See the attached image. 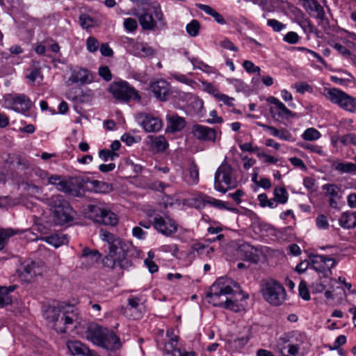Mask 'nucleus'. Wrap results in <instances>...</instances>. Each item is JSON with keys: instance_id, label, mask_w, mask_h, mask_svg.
Masks as SVG:
<instances>
[{"instance_id": "f257e3e1", "label": "nucleus", "mask_w": 356, "mask_h": 356, "mask_svg": "<svg viewBox=\"0 0 356 356\" xmlns=\"http://www.w3.org/2000/svg\"><path fill=\"white\" fill-rule=\"evenodd\" d=\"M234 288L239 289L236 282L230 279L221 277L212 284L207 297L209 298V302L213 306L223 307L235 312L243 311L247 306L246 300L249 298L248 294L243 295L240 302L226 298L227 295L234 292Z\"/></svg>"}, {"instance_id": "f03ea898", "label": "nucleus", "mask_w": 356, "mask_h": 356, "mask_svg": "<svg viewBox=\"0 0 356 356\" xmlns=\"http://www.w3.org/2000/svg\"><path fill=\"white\" fill-rule=\"evenodd\" d=\"M43 315L53 323V328L58 333L72 331L81 323L77 309L72 305H49L45 309Z\"/></svg>"}, {"instance_id": "7ed1b4c3", "label": "nucleus", "mask_w": 356, "mask_h": 356, "mask_svg": "<svg viewBox=\"0 0 356 356\" xmlns=\"http://www.w3.org/2000/svg\"><path fill=\"white\" fill-rule=\"evenodd\" d=\"M55 225L68 226L74 220L76 211L64 197L60 194L53 195L44 200Z\"/></svg>"}, {"instance_id": "20e7f679", "label": "nucleus", "mask_w": 356, "mask_h": 356, "mask_svg": "<svg viewBox=\"0 0 356 356\" xmlns=\"http://www.w3.org/2000/svg\"><path fill=\"white\" fill-rule=\"evenodd\" d=\"M131 13L138 18L140 25L144 31H153L166 26L164 15L160 8H155L153 11L143 9L142 12L134 9Z\"/></svg>"}, {"instance_id": "39448f33", "label": "nucleus", "mask_w": 356, "mask_h": 356, "mask_svg": "<svg viewBox=\"0 0 356 356\" xmlns=\"http://www.w3.org/2000/svg\"><path fill=\"white\" fill-rule=\"evenodd\" d=\"M237 185L238 181L233 168L226 162L222 163L215 173L214 188L218 192L225 193L228 190L235 188Z\"/></svg>"}, {"instance_id": "423d86ee", "label": "nucleus", "mask_w": 356, "mask_h": 356, "mask_svg": "<svg viewBox=\"0 0 356 356\" xmlns=\"http://www.w3.org/2000/svg\"><path fill=\"white\" fill-rule=\"evenodd\" d=\"M88 211L89 218L92 219L97 223L108 227L107 228L102 227L100 229V236L103 241L107 242L108 250L110 252H111V242L110 241V227L111 225V216L108 215L106 211L95 205H90L88 207Z\"/></svg>"}, {"instance_id": "0eeeda50", "label": "nucleus", "mask_w": 356, "mask_h": 356, "mask_svg": "<svg viewBox=\"0 0 356 356\" xmlns=\"http://www.w3.org/2000/svg\"><path fill=\"white\" fill-rule=\"evenodd\" d=\"M86 338L93 344L104 349H108L111 345V333L109 329L96 323L88 325Z\"/></svg>"}, {"instance_id": "6e6552de", "label": "nucleus", "mask_w": 356, "mask_h": 356, "mask_svg": "<svg viewBox=\"0 0 356 356\" xmlns=\"http://www.w3.org/2000/svg\"><path fill=\"white\" fill-rule=\"evenodd\" d=\"M323 96L333 104H337L340 108L350 113L356 110V98L345 92L336 88H324Z\"/></svg>"}, {"instance_id": "1a4fd4ad", "label": "nucleus", "mask_w": 356, "mask_h": 356, "mask_svg": "<svg viewBox=\"0 0 356 356\" xmlns=\"http://www.w3.org/2000/svg\"><path fill=\"white\" fill-rule=\"evenodd\" d=\"M261 292L264 300L273 306L281 305L286 298L284 286L273 280H268L265 283Z\"/></svg>"}, {"instance_id": "9d476101", "label": "nucleus", "mask_w": 356, "mask_h": 356, "mask_svg": "<svg viewBox=\"0 0 356 356\" xmlns=\"http://www.w3.org/2000/svg\"><path fill=\"white\" fill-rule=\"evenodd\" d=\"M129 246L120 238H113V268L119 266L126 269L131 266L127 258Z\"/></svg>"}, {"instance_id": "9b49d317", "label": "nucleus", "mask_w": 356, "mask_h": 356, "mask_svg": "<svg viewBox=\"0 0 356 356\" xmlns=\"http://www.w3.org/2000/svg\"><path fill=\"white\" fill-rule=\"evenodd\" d=\"M3 104L6 108L24 113L31 108L33 103L24 94H6L3 96Z\"/></svg>"}, {"instance_id": "f8f14e48", "label": "nucleus", "mask_w": 356, "mask_h": 356, "mask_svg": "<svg viewBox=\"0 0 356 356\" xmlns=\"http://www.w3.org/2000/svg\"><path fill=\"white\" fill-rule=\"evenodd\" d=\"M113 96L117 100L122 102H127L131 99L140 102L141 99L138 92L134 88L129 86L126 81L113 83Z\"/></svg>"}, {"instance_id": "ddd939ff", "label": "nucleus", "mask_w": 356, "mask_h": 356, "mask_svg": "<svg viewBox=\"0 0 356 356\" xmlns=\"http://www.w3.org/2000/svg\"><path fill=\"white\" fill-rule=\"evenodd\" d=\"M310 265L316 272L327 277L332 273L331 269L335 266L337 262L334 258L325 255H312L309 257Z\"/></svg>"}, {"instance_id": "4468645a", "label": "nucleus", "mask_w": 356, "mask_h": 356, "mask_svg": "<svg viewBox=\"0 0 356 356\" xmlns=\"http://www.w3.org/2000/svg\"><path fill=\"white\" fill-rule=\"evenodd\" d=\"M266 102L271 104L269 108V112L274 120L280 121L282 119L295 117V113L288 109L277 98L270 96L266 99Z\"/></svg>"}, {"instance_id": "2eb2a0df", "label": "nucleus", "mask_w": 356, "mask_h": 356, "mask_svg": "<svg viewBox=\"0 0 356 356\" xmlns=\"http://www.w3.org/2000/svg\"><path fill=\"white\" fill-rule=\"evenodd\" d=\"M191 132L197 140L213 143H215L221 135L220 129L198 124L193 126Z\"/></svg>"}, {"instance_id": "dca6fc26", "label": "nucleus", "mask_w": 356, "mask_h": 356, "mask_svg": "<svg viewBox=\"0 0 356 356\" xmlns=\"http://www.w3.org/2000/svg\"><path fill=\"white\" fill-rule=\"evenodd\" d=\"M153 226L159 233L166 236L175 234L178 229L177 223L168 216H156L154 218Z\"/></svg>"}, {"instance_id": "f3484780", "label": "nucleus", "mask_w": 356, "mask_h": 356, "mask_svg": "<svg viewBox=\"0 0 356 356\" xmlns=\"http://www.w3.org/2000/svg\"><path fill=\"white\" fill-rule=\"evenodd\" d=\"M127 305L124 309V314L129 318L137 320L142 318L145 307L140 303V299L136 296H131L127 300Z\"/></svg>"}, {"instance_id": "a211bd4d", "label": "nucleus", "mask_w": 356, "mask_h": 356, "mask_svg": "<svg viewBox=\"0 0 356 356\" xmlns=\"http://www.w3.org/2000/svg\"><path fill=\"white\" fill-rule=\"evenodd\" d=\"M137 120L146 132L159 131L163 127L161 119L148 113H139Z\"/></svg>"}, {"instance_id": "6ab92c4d", "label": "nucleus", "mask_w": 356, "mask_h": 356, "mask_svg": "<svg viewBox=\"0 0 356 356\" xmlns=\"http://www.w3.org/2000/svg\"><path fill=\"white\" fill-rule=\"evenodd\" d=\"M127 48L131 54L138 56L149 57L154 54L153 48L147 43L135 42L132 39H128Z\"/></svg>"}, {"instance_id": "aec40b11", "label": "nucleus", "mask_w": 356, "mask_h": 356, "mask_svg": "<svg viewBox=\"0 0 356 356\" xmlns=\"http://www.w3.org/2000/svg\"><path fill=\"white\" fill-rule=\"evenodd\" d=\"M150 90L154 96L161 101H165L170 92V85L164 79H159L151 83Z\"/></svg>"}, {"instance_id": "412c9836", "label": "nucleus", "mask_w": 356, "mask_h": 356, "mask_svg": "<svg viewBox=\"0 0 356 356\" xmlns=\"http://www.w3.org/2000/svg\"><path fill=\"white\" fill-rule=\"evenodd\" d=\"M289 337L287 335L281 337L277 342L279 352L282 356H295L299 351V346L296 344L288 343Z\"/></svg>"}, {"instance_id": "4be33fe9", "label": "nucleus", "mask_w": 356, "mask_h": 356, "mask_svg": "<svg viewBox=\"0 0 356 356\" xmlns=\"http://www.w3.org/2000/svg\"><path fill=\"white\" fill-rule=\"evenodd\" d=\"M207 195L202 193H195L191 197L182 200L184 205L197 209H202L207 205Z\"/></svg>"}, {"instance_id": "5701e85b", "label": "nucleus", "mask_w": 356, "mask_h": 356, "mask_svg": "<svg viewBox=\"0 0 356 356\" xmlns=\"http://www.w3.org/2000/svg\"><path fill=\"white\" fill-rule=\"evenodd\" d=\"M183 181L188 186L197 185L199 182V168L197 164L191 162L183 172Z\"/></svg>"}, {"instance_id": "b1692460", "label": "nucleus", "mask_w": 356, "mask_h": 356, "mask_svg": "<svg viewBox=\"0 0 356 356\" xmlns=\"http://www.w3.org/2000/svg\"><path fill=\"white\" fill-rule=\"evenodd\" d=\"M67 347L73 355L95 356V353L79 341H69Z\"/></svg>"}, {"instance_id": "393cba45", "label": "nucleus", "mask_w": 356, "mask_h": 356, "mask_svg": "<svg viewBox=\"0 0 356 356\" xmlns=\"http://www.w3.org/2000/svg\"><path fill=\"white\" fill-rule=\"evenodd\" d=\"M302 6L309 14L316 13V18L323 20L325 11L323 6L316 0H299Z\"/></svg>"}, {"instance_id": "a878e982", "label": "nucleus", "mask_w": 356, "mask_h": 356, "mask_svg": "<svg viewBox=\"0 0 356 356\" xmlns=\"http://www.w3.org/2000/svg\"><path fill=\"white\" fill-rule=\"evenodd\" d=\"M35 266V262L33 261L25 262L22 265V269L19 270V275L22 280L27 282H31L36 275L39 274Z\"/></svg>"}, {"instance_id": "bb28decb", "label": "nucleus", "mask_w": 356, "mask_h": 356, "mask_svg": "<svg viewBox=\"0 0 356 356\" xmlns=\"http://www.w3.org/2000/svg\"><path fill=\"white\" fill-rule=\"evenodd\" d=\"M147 144L156 152H163L168 146V143L163 136H148L147 138Z\"/></svg>"}, {"instance_id": "cd10ccee", "label": "nucleus", "mask_w": 356, "mask_h": 356, "mask_svg": "<svg viewBox=\"0 0 356 356\" xmlns=\"http://www.w3.org/2000/svg\"><path fill=\"white\" fill-rule=\"evenodd\" d=\"M339 225L346 229L356 227V211L343 212L339 218Z\"/></svg>"}, {"instance_id": "c85d7f7f", "label": "nucleus", "mask_w": 356, "mask_h": 356, "mask_svg": "<svg viewBox=\"0 0 356 356\" xmlns=\"http://www.w3.org/2000/svg\"><path fill=\"white\" fill-rule=\"evenodd\" d=\"M166 120L168 122V129L172 132L179 131L182 130L186 125L184 118L177 115L168 114Z\"/></svg>"}, {"instance_id": "c756f323", "label": "nucleus", "mask_w": 356, "mask_h": 356, "mask_svg": "<svg viewBox=\"0 0 356 356\" xmlns=\"http://www.w3.org/2000/svg\"><path fill=\"white\" fill-rule=\"evenodd\" d=\"M68 81L72 83H86L89 81V72L85 69L75 68L72 71Z\"/></svg>"}, {"instance_id": "7c9ffc66", "label": "nucleus", "mask_w": 356, "mask_h": 356, "mask_svg": "<svg viewBox=\"0 0 356 356\" xmlns=\"http://www.w3.org/2000/svg\"><path fill=\"white\" fill-rule=\"evenodd\" d=\"M47 243L54 245L55 248H58L61 245H65L68 243V236L66 234H55L49 236L42 238Z\"/></svg>"}, {"instance_id": "2f4dec72", "label": "nucleus", "mask_w": 356, "mask_h": 356, "mask_svg": "<svg viewBox=\"0 0 356 356\" xmlns=\"http://www.w3.org/2000/svg\"><path fill=\"white\" fill-rule=\"evenodd\" d=\"M16 289L15 286L4 287L0 286V307H3L12 302V298L10 293Z\"/></svg>"}, {"instance_id": "473e14b6", "label": "nucleus", "mask_w": 356, "mask_h": 356, "mask_svg": "<svg viewBox=\"0 0 356 356\" xmlns=\"http://www.w3.org/2000/svg\"><path fill=\"white\" fill-rule=\"evenodd\" d=\"M81 257L86 258L88 262L93 264L99 260L101 258V254L97 250H91L88 247H85L82 250Z\"/></svg>"}, {"instance_id": "72a5a7b5", "label": "nucleus", "mask_w": 356, "mask_h": 356, "mask_svg": "<svg viewBox=\"0 0 356 356\" xmlns=\"http://www.w3.org/2000/svg\"><path fill=\"white\" fill-rule=\"evenodd\" d=\"M273 195L277 202L282 204H286L289 200V193L284 187H275Z\"/></svg>"}, {"instance_id": "f704fd0d", "label": "nucleus", "mask_w": 356, "mask_h": 356, "mask_svg": "<svg viewBox=\"0 0 356 356\" xmlns=\"http://www.w3.org/2000/svg\"><path fill=\"white\" fill-rule=\"evenodd\" d=\"M302 138L307 141H314L321 137V134L315 128H308L301 135Z\"/></svg>"}, {"instance_id": "c9c22d12", "label": "nucleus", "mask_w": 356, "mask_h": 356, "mask_svg": "<svg viewBox=\"0 0 356 356\" xmlns=\"http://www.w3.org/2000/svg\"><path fill=\"white\" fill-rule=\"evenodd\" d=\"M80 25L83 29H88L97 25V21L87 14L79 16Z\"/></svg>"}, {"instance_id": "e433bc0d", "label": "nucleus", "mask_w": 356, "mask_h": 356, "mask_svg": "<svg viewBox=\"0 0 356 356\" xmlns=\"http://www.w3.org/2000/svg\"><path fill=\"white\" fill-rule=\"evenodd\" d=\"M56 189L59 191L72 194L74 191V184L72 181L63 180L62 179L58 182Z\"/></svg>"}, {"instance_id": "4c0bfd02", "label": "nucleus", "mask_w": 356, "mask_h": 356, "mask_svg": "<svg viewBox=\"0 0 356 356\" xmlns=\"http://www.w3.org/2000/svg\"><path fill=\"white\" fill-rule=\"evenodd\" d=\"M323 189L329 197H340V188L335 184H326L323 186Z\"/></svg>"}, {"instance_id": "58836bf2", "label": "nucleus", "mask_w": 356, "mask_h": 356, "mask_svg": "<svg viewBox=\"0 0 356 356\" xmlns=\"http://www.w3.org/2000/svg\"><path fill=\"white\" fill-rule=\"evenodd\" d=\"M335 168L341 173H356V164L353 163H339Z\"/></svg>"}, {"instance_id": "ea45409f", "label": "nucleus", "mask_w": 356, "mask_h": 356, "mask_svg": "<svg viewBox=\"0 0 356 356\" xmlns=\"http://www.w3.org/2000/svg\"><path fill=\"white\" fill-rule=\"evenodd\" d=\"M14 234L11 229H0V250L4 248L8 238Z\"/></svg>"}, {"instance_id": "a19ab883", "label": "nucleus", "mask_w": 356, "mask_h": 356, "mask_svg": "<svg viewBox=\"0 0 356 356\" xmlns=\"http://www.w3.org/2000/svg\"><path fill=\"white\" fill-rule=\"evenodd\" d=\"M207 204H209L219 209L232 211V209L227 206V203L220 200L215 199L207 195Z\"/></svg>"}, {"instance_id": "79ce46f5", "label": "nucleus", "mask_w": 356, "mask_h": 356, "mask_svg": "<svg viewBox=\"0 0 356 356\" xmlns=\"http://www.w3.org/2000/svg\"><path fill=\"white\" fill-rule=\"evenodd\" d=\"M200 29V24L196 19H193L186 25V30L187 33L191 37H195L198 35Z\"/></svg>"}, {"instance_id": "37998d69", "label": "nucleus", "mask_w": 356, "mask_h": 356, "mask_svg": "<svg viewBox=\"0 0 356 356\" xmlns=\"http://www.w3.org/2000/svg\"><path fill=\"white\" fill-rule=\"evenodd\" d=\"M86 49L90 53L96 52L99 48V42L95 37L90 36L86 40Z\"/></svg>"}, {"instance_id": "c03bdc74", "label": "nucleus", "mask_w": 356, "mask_h": 356, "mask_svg": "<svg viewBox=\"0 0 356 356\" xmlns=\"http://www.w3.org/2000/svg\"><path fill=\"white\" fill-rule=\"evenodd\" d=\"M297 92L304 94L305 92H312V88L305 82H298L292 86Z\"/></svg>"}, {"instance_id": "a18cd8bd", "label": "nucleus", "mask_w": 356, "mask_h": 356, "mask_svg": "<svg viewBox=\"0 0 356 356\" xmlns=\"http://www.w3.org/2000/svg\"><path fill=\"white\" fill-rule=\"evenodd\" d=\"M267 25L272 28L275 32H280L286 29V24L280 22L275 19H269L267 20Z\"/></svg>"}, {"instance_id": "49530a36", "label": "nucleus", "mask_w": 356, "mask_h": 356, "mask_svg": "<svg viewBox=\"0 0 356 356\" xmlns=\"http://www.w3.org/2000/svg\"><path fill=\"white\" fill-rule=\"evenodd\" d=\"M243 67L248 73H257L260 74L261 69L259 66H256L252 61L246 60L243 63Z\"/></svg>"}, {"instance_id": "de8ad7c7", "label": "nucleus", "mask_w": 356, "mask_h": 356, "mask_svg": "<svg viewBox=\"0 0 356 356\" xmlns=\"http://www.w3.org/2000/svg\"><path fill=\"white\" fill-rule=\"evenodd\" d=\"M316 227L320 229H327L329 222L327 216L323 214L318 215L316 219Z\"/></svg>"}, {"instance_id": "09e8293b", "label": "nucleus", "mask_w": 356, "mask_h": 356, "mask_svg": "<svg viewBox=\"0 0 356 356\" xmlns=\"http://www.w3.org/2000/svg\"><path fill=\"white\" fill-rule=\"evenodd\" d=\"M257 156L259 159H263V162L269 164H275L278 159L273 156L266 154L264 152H258Z\"/></svg>"}, {"instance_id": "8fccbe9b", "label": "nucleus", "mask_w": 356, "mask_h": 356, "mask_svg": "<svg viewBox=\"0 0 356 356\" xmlns=\"http://www.w3.org/2000/svg\"><path fill=\"white\" fill-rule=\"evenodd\" d=\"M124 27L129 32H134L138 29L137 21L134 18H127L124 21Z\"/></svg>"}, {"instance_id": "3c124183", "label": "nucleus", "mask_w": 356, "mask_h": 356, "mask_svg": "<svg viewBox=\"0 0 356 356\" xmlns=\"http://www.w3.org/2000/svg\"><path fill=\"white\" fill-rule=\"evenodd\" d=\"M298 23L305 32H313L314 26L312 24L310 20L308 18L302 17V19L298 20Z\"/></svg>"}, {"instance_id": "603ef678", "label": "nucleus", "mask_w": 356, "mask_h": 356, "mask_svg": "<svg viewBox=\"0 0 356 356\" xmlns=\"http://www.w3.org/2000/svg\"><path fill=\"white\" fill-rule=\"evenodd\" d=\"M283 40L289 44H294L298 42L300 37L297 33L289 31L284 36Z\"/></svg>"}, {"instance_id": "864d4df0", "label": "nucleus", "mask_w": 356, "mask_h": 356, "mask_svg": "<svg viewBox=\"0 0 356 356\" xmlns=\"http://www.w3.org/2000/svg\"><path fill=\"white\" fill-rule=\"evenodd\" d=\"M166 335L169 338V344L172 349H175L178 342V336L175 334V330L172 328L167 330Z\"/></svg>"}, {"instance_id": "5fc2aeb1", "label": "nucleus", "mask_w": 356, "mask_h": 356, "mask_svg": "<svg viewBox=\"0 0 356 356\" xmlns=\"http://www.w3.org/2000/svg\"><path fill=\"white\" fill-rule=\"evenodd\" d=\"M92 185L95 191L99 193H106L109 191L111 186L109 184L99 181H93Z\"/></svg>"}, {"instance_id": "6e6d98bb", "label": "nucleus", "mask_w": 356, "mask_h": 356, "mask_svg": "<svg viewBox=\"0 0 356 356\" xmlns=\"http://www.w3.org/2000/svg\"><path fill=\"white\" fill-rule=\"evenodd\" d=\"M216 99L223 102L225 105L228 106H234V98L229 97L225 94L220 92L218 96L216 97Z\"/></svg>"}, {"instance_id": "4d7b16f0", "label": "nucleus", "mask_w": 356, "mask_h": 356, "mask_svg": "<svg viewBox=\"0 0 356 356\" xmlns=\"http://www.w3.org/2000/svg\"><path fill=\"white\" fill-rule=\"evenodd\" d=\"M277 138H278L280 140H286V141H291L293 140V137L291 134L286 130V129H278L277 131V135H276Z\"/></svg>"}, {"instance_id": "13d9d810", "label": "nucleus", "mask_w": 356, "mask_h": 356, "mask_svg": "<svg viewBox=\"0 0 356 356\" xmlns=\"http://www.w3.org/2000/svg\"><path fill=\"white\" fill-rule=\"evenodd\" d=\"M346 342V337L344 335H339L334 341L333 344L329 346L330 350H338L340 346L345 344Z\"/></svg>"}, {"instance_id": "bf43d9fd", "label": "nucleus", "mask_w": 356, "mask_h": 356, "mask_svg": "<svg viewBox=\"0 0 356 356\" xmlns=\"http://www.w3.org/2000/svg\"><path fill=\"white\" fill-rule=\"evenodd\" d=\"M289 161L295 168L302 170H307V166L302 159L298 157H291L289 159Z\"/></svg>"}, {"instance_id": "052dcab7", "label": "nucleus", "mask_w": 356, "mask_h": 356, "mask_svg": "<svg viewBox=\"0 0 356 356\" xmlns=\"http://www.w3.org/2000/svg\"><path fill=\"white\" fill-rule=\"evenodd\" d=\"M302 147L305 149H308L312 152L316 153L320 155L324 154L323 149L322 147L317 145H312V144H304L302 145Z\"/></svg>"}, {"instance_id": "680f3d73", "label": "nucleus", "mask_w": 356, "mask_h": 356, "mask_svg": "<svg viewBox=\"0 0 356 356\" xmlns=\"http://www.w3.org/2000/svg\"><path fill=\"white\" fill-rule=\"evenodd\" d=\"M299 294L300 297L305 300H309L310 299L309 292L306 284L304 282H300L299 284Z\"/></svg>"}, {"instance_id": "e2e57ef3", "label": "nucleus", "mask_w": 356, "mask_h": 356, "mask_svg": "<svg viewBox=\"0 0 356 356\" xmlns=\"http://www.w3.org/2000/svg\"><path fill=\"white\" fill-rule=\"evenodd\" d=\"M210 116L211 118L207 119L206 122L208 124H221L223 122V120L221 117L218 116L217 111L216 110H212L209 113Z\"/></svg>"}, {"instance_id": "0e129e2a", "label": "nucleus", "mask_w": 356, "mask_h": 356, "mask_svg": "<svg viewBox=\"0 0 356 356\" xmlns=\"http://www.w3.org/2000/svg\"><path fill=\"white\" fill-rule=\"evenodd\" d=\"M99 74L106 81L111 80V73L107 66H100L99 68Z\"/></svg>"}, {"instance_id": "69168bd1", "label": "nucleus", "mask_w": 356, "mask_h": 356, "mask_svg": "<svg viewBox=\"0 0 356 356\" xmlns=\"http://www.w3.org/2000/svg\"><path fill=\"white\" fill-rule=\"evenodd\" d=\"M220 45L224 48L233 51H238V49L229 40L225 38L220 42Z\"/></svg>"}, {"instance_id": "338daca9", "label": "nucleus", "mask_w": 356, "mask_h": 356, "mask_svg": "<svg viewBox=\"0 0 356 356\" xmlns=\"http://www.w3.org/2000/svg\"><path fill=\"white\" fill-rule=\"evenodd\" d=\"M240 149L243 152H258L259 147L257 146H253L251 143H245L239 145Z\"/></svg>"}, {"instance_id": "774afa93", "label": "nucleus", "mask_w": 356, "mask_h": 356, "mask_svg": "<svg viewBox=\"0 0 356 356\" xmlns=\"http://www.w3.org/2000/svg\"><path fill=\"white\" fill-rule=\"evenodd\" d=\"M146 234L140 227H134L132 229L133 236L140 240L145 238Z\"/></svg>"}]
</instances>
